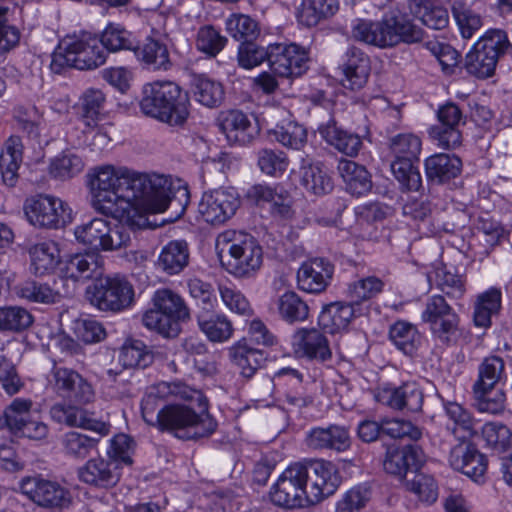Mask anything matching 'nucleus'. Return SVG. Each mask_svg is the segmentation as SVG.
<instances>
[{
	"label": "nucleus",
	"mask_w": 512,
	"mask_h": 512,
	"mask_svg": "<svg viewBox=\"0 0 512 512\" xmlns=\"http://www.w3.org/2000/svg\"><path fill=\"white\" fill-rule=\"evenodd\" d=\"M63 276L74 281L95 279L87 287L89 302L102 311H120L133 301L131 284L122 277H102L103 259L99 253H78L70 256L61 268Z\"/></svg>",
	"instance_id": "f257e3e1"
},
{
	"label": "nucleus",
	"mask_w": 512,
	"mask_h": 512,
	"mask_svg": "<svg viewBox=\"0 0 512 512\" xmlns=\"http://www.w3.org/2000/svg\"><path fill=\"white\" fill-rule=\"evenodd\" d=\"M128 185L123 191V197L137 214L148 220L149 213H162L171 208L175 219L181 217L189 202L187 188H179L171 196V183L163 175L156 173H141L131 170ZM127 183V181L125 182Z\"/></svg>",
	"instance_id": "f03ea898"
},
{
	"label": "nucleus",
	"mask_w": 512,
	"mask_h": 512,
	"mask_svg": "<svg viewBox=\"0 0 512 512\" xmlns=\"http://www.w3.org/2000/svg\"><path fill=\"white\" fill-rule=\"evenodd\" d=\"M351 35L358 42L386 49L400 43H418L423 40L424 31L407 15L391 11L378 21L357 19L352 24Z\"/></svg>",
	"instance_id": "7ed1b4c3"
},
{
	"label": "nucleus",
	"mask_w": 512,
	"mask_h": 512,
	"mask_svg": "<svg viewBox=\"0 0 512 512\" xmlns=\"http://www.w3.org/2000/svg\"><path fill=\"white\" fill-rule=\"evenodd\" d=\"M141 112L171 127H183L190 115L187 92L172 81H154L143 86Z\"/></svg>",
	"instance_id": "20e7f679"
},
{
	"label": "nucleus",
	"mask_w": 512,
	"mask_h": 512,
	"mask_svg": "<svg viewBox=\"0 0 512 512\" xmlns=\"http://www.w3.org/2000/svg\"><path fill=\"white\" fill-rule=\"evenodd\" d=\"M185 401L186 404H165L157 429L181 440H197L212 435L218 424L208 412L205 396L201 401Z\"/></svg>",
	"instance_id": "39448f33"
},
{
	"label": "nucleus",
	"mask_w": 512,
	"mask_h": 512,
	"mask_svg": "<svg viewBox=\"0 0 512 512\" xmlns=\"http://www.w3.org/2000/svg\"><path fill=\"white\" fill-rule=\"evenodd\" d=\"M107 53L99 39L88 32L68 34L62 38L52 55L50 64L54 73L66 68L93 70L106 62Z\"/></svg>",
	"instance_id": "423d86ee"
},
{
	"label": "nucleus",
	"mask_w": 512,
	"mask_h": 512,
	"mask_svg": "<svg viewBox=\"0 0 512 512\" xmlns=\"http://www.w3.org/2000/svg\"><path fill=\"white\" fill-rule=\"evenodd\" d=\"M217 246L227 251V270L236 277H249L262 265V248L257 240L243 231L225 230L218 235Z\"/></svg>",
	"instance_id": "0eeeda50"
},
{
	"label": "nucleus",
	"mask_w": 512,
	"mask_h": 512,
	"mask_svg": "<svg viewBox=\"0 0 512 512\" xmlns=\"http://www.w3.org/2000/svg\"><path fill=\"white\" fill-rule=\"evenodd\" d=\"M510 49L512 43L507 33L501 29H490L466 54L464 67L470 75L480 79L489 78L494 74L500 58Z\"/></svg>",
	"instance_id": "6e6552de"
},
{
	"label": "nucleus",
	"mask_w": 512,
	"mask_h": 512,
	"mask_svg": "<svg viewBox=\"0 0 512 512\" xmlns=\"http://www.w3.org/2000/svg\"><path fill=\"white\" fill-rule=\"evenodd\" d=\"M130 230L132 229L127 224H117L112 227L108 221L94 218L77 226L74 234L78 242L93 249L92 253H98L128 247L131 242Z\"/></svg>",
	"instance_id": "1a4fd4ad"
},
{
	"label": "nucleus",
	"mask_w": 512,
	"mask_h": 512,
	"mask_svg": "<svg viewBox=\"0 0 512 512\" xmlns=\"http://www.w3.org/2000/svg\"><path fill=\"white\" fill-rule=\"evenodd\" d=\"M170 397L201 401L203 393L182 382L162 381L150 386L141 400V413L146 424L157 428L164 412L163 402Z\"/></svg>",
	"instance_id": "9d476101"
},
{
	"label": "nucleus",
	"mask_w": 512,
	"mask_h": 512,
	"mask_svg": "<svg viewBox=\"0 0 512 512\" xmlns=\"http://www.w3.org/2000/svg\"><path fill=\"white\" fill-rule=\"evenodd\" d=\"M421 318L429 324L431 334L438 342L445 346L456 343L460 318L444 296L433 295L427 298Z\"/></svg>",
	"instance_id": "9b49d317"
},
{
	"label": "nucleus",
	"mask_w": 512,
	"mask_h": 512,
	"mask_svg": "<svg viewBox=\"0 0 512 512\" xmlns=\"http://www.w3.org/2000/svg\"><path fill=\"white\" fill-rule=\"evenodd\" d=\"M90 195L91 206L97 213L123 221L133 230L144 229L149 225L147 219L135 210L129 209L126 199L121 197L120 190L90 191Z\"/></svg>",
	"instance_id": "f8f14e48"
},
{
	"label": "nucleus",
	"mask_w": 512,
	"mask_h": 512,
	"mask_svg": "<svg viewBox=\"0 0 512 512\" xmlns=\"http://www.w3.org/2000/svg\"><path fill=\"white\" fill-rule=\"evenodd\" d=\"M240 203L236 189L220 187L203 193L198 212L205 222L220 225L235 215Z\"/></svg>",
	"instance_id": "ddd939ff"
},
{
	"label": "nucleus",
	"mask_w": 512,
	"mask_h": 512,
	"mask_svg": "<svg viewBox=\"0 0 512 512\" xmlns=\"http://www.w3.org/2000/svg\"><path fill=\"white\" fill-rule=\"evenodd\" d=\"M21 491L32 502L47 509H66L73 499L71 491L66 486L42 477L24 479Z\"/></svg>",
	"instance_id": "4468645a"
},
{
	"label": "nucleus",
	"mask_w": 512,
	"mask_h": 512,
	"mask_svg": "<svg viewBox=\"0 0 512 512\" xmlns=\"http://www.w3.org/2000/svg\"><path fill=\"white\" fill-rule=\"evenodd\" d=\"M24 211L32 225L50 229L64 226L70 216L67 205L61 199L50 195H38L27 199Z\"/></svg>",
	"instance_id": "2eb2a0df"
},
{
	"label": "nucleus",
	"mask_w": 512,
	"mask_h": 512,
	"mask_svg": "<svg viewBox=\"0 0 512 512\" xmlns=\"http://www.w3.org/2000/svg\"><path fill=\"white\" fill-rule=\"evenodd\" d=\"M373 395L382 405L411 413L420 412L424 403L423 390L415 381H407L399 386L385 383L375 388Z\"/></svg>",
	"instance_id": "dca6fc26"
},
{
	"label": "nucleus",
	"mask_w": 512,
	"mask_h": 512,
	"mask_svg": "<svg viewBox=\"0 0 512 512\" xmlns=\"http://www.w3.org/2000/svg\"><path fill=\"white\" fill-rule=\"evenodd\" d=\"M309 56L305 48L295 44H270L269 68L280 78H295L308 70Z\"/></svg>",
	"instance_id": "f3484780"
},
{
	"label": "nucleus",
	"mask_w": 512,
	"mask_h": 512,
	"mask_svg": "<svg viewBox=\"0 0 512 512\" xmlns=\"http://www.w3.org/2000/svg\"><path fill=\"white\" fill-rule=\"evenodd\" d=\"M450 466L476 483H483L488 469V459L476 445L461 441L452 447L448 458Z\"/></svg>",
	"instance_id": "a211bd4d"
},
{
	"label": "nucleus",
	"mask_w": 512,
	"mask_h": 512,
	"mask_svg": "<svg viewBox=\"0 0 512 512\" xmlns=\"http://www.w3.org/2000/svg\"><path fill=\"white\" fill-rule=\"evenodd\" d=\"M309 469V501L318 503L334 494L341 483L336 466L326 460L307 461Z\"/></svg>",
	"instance_id": "6ab92c4d"
},
{
	"label": "nucleus",
	"mask_w": 512,
	"mask_h": 512,
	"mask_svg": "<svg viewBox=\"0 0 512 512\" xmlns=\"http://www.w3.org/2000/svg\"><path fill=\"white\" fill-rule=\"evenodd\" d=\"M305 443L314 451L343 453L350 449L352 439L348 427L329 424L310 428L306 433Z\"/></svg>",
	"instance_id": "aec40b11"
},
{
	"label": "nucleus",
	"mask_w": 512,
	"mask_h": 512,
	"mask_svg": "<svg viewBox=\"0 0 512 512\" xmlns=\"http://www.w3.org/2000/svg\"><path fill=\"white\" fill-rule=\"evenodd\" d=\"M122 476V470L116 461L106 456L89 459L78 469V478L82 483L99 489L115 487Z\"/></svg>",
	"instance_id": "412c9836"
},
{
	"label": "nucleus",
	"mask_w": 512,
	"mask_h": 512,
	"mask_svg": "<svg viewBox=\"0 0 512 512\" xmlns=\"http://www.w3.org/2000/svg\"><path fill=\"white\" fill-rule=\"evenodd\" d=\"M334 273V265L327 259L316 257L301 264L297 271L298 288L311 294L326 290Z\"/></svg>",
	"instance_id": "4be33fe9"
},
{
	"label": "nucleus",
	"mask_w": 512,
	"mask_h": 512,
	"mask_svg": "<svg viewBox=\"0 0 512 512\" xmlns=\"http://www.w3.org/2000/svg\"><path fill=\"white\" fill-rule=\"evenodd\" d=\"M292 346L297 355L310 360L325 362L332 356L326 336L315 328L298 329L292 336Z\"/></svg>",
	"instance_id": "5701e85b"
},
{
	"label": "nucleus",
	"mask_w": 512,
	"mask_h": 512,
	"mask_svg": "<svg viewBox=\"0 0 512 512\" xmlns=\"http://www.w3.org/2000/svg\"><path fill=\"white\" fill-rule=\"evenodd\" d=\"M341 69L342 85L351 90H359L368 81L371 70L370 59L360 48L351 46L345 52Z\"/></svg>",
	"instance_id": "b1692460"
},
{
	"label": "nucleus",
	"mask_w": 512,
	"mask_h": 512,
	"mask_svg": "<svg viewBox=\"0 0 512 512\" xmlns=\"http://www.w3.org/2000/svg\"><path fill=\"white\" fill-rule=\"evenodd\" d=\"M50 415L54 421L60 424L92 430L100 435L109 433L108 424L91 418L86 410L77 406L57 403L51 407Z\"/></svg>",
	"instance_id": "393cba45"
},
{
	"label": "nucleus",
	"mask_w": 512,
	"mask_h": 512,
	"mask_svg": "<svg viewBox=\"0 0 512 512\" xmlns=\"http://www.w3.org/2000/svg\"><path fill=\"white\" fill-rule=\"evenodd\" d=\"M221 130L228 141L239 144H250L258 135L259 129L249 117L240 110L226 112L220 123Z\"/></svg>",
	"instance_id": "a878e982"
},
{
	"label": "nucleus",
	"mask_w": 512,
	"mask_h": 512,
	"mask_svg": "<svg viewBox=\"0 0 512 512\" xmlns=\"http://www.w3.org/2000/svg\"><path fill=\"white\" fill-rule=\"evenodd\" d=\"M130 171L131 170L128 168H115L112 165L94 167L90 169L86 175L89 190L97 191L118 189L121 191V197L124 198L123 191L128 185V183L125 182H129Z\"/></svg>",
	"instance_id": "bb28decb"
},
{
	"label": "nucleus",
	"mask_w": 512,
	"mask_h": 512,
	"mask_svg": "<svg viewBox=\"0 0 512 512\" xmlns=\"http://www.w3.org/2000/svg\"><path fill=\"white\" fill-rule=\"evenodd\" d=\"M318 131L328 144L348 156H356L362 146V140L358 134L338 127L332 118L327 123L321 124Z\"/></svg>",
	"instance_id": "cd10ccee"
},
{
	"label": "nucleus",
	"mask_w": 512,
	"mask_h": 512,
	"mask_svg": "<svg viewBox=\"0 0 512 512\" xmlns=\"http://www.w3.org/2000/svg\"><path fill=\"white\" fill-rule=\"evenodd\" d=\"M196 319L199 329L213 343L226 342L233 336V324L225 314L201 310Z\"/></svg>",
	"instance_id": "c85d7f7f"
},
{
	"label": "nucleus",
	"mask_w": 512,
	"mask_h": 512,
	"mask_svg": "<svg viewBox=\"0 0 512 512\" xmlns=\"http://www.w3.org/2000/svg\"><path fill=\"white\" fill-rule=\"evenodd\" d=\"M228 352L231 361L245 378H251L266 361V354L260 349L251 347L245 338L234 343Z\"/></svg>",
	"instance_id": "c756f323"
},
{
	"label": "nucleus",
	"mask_w": 512,
	"mask_h": 512,
	"mask_svg": "<svg viewBox=\"0 0 512 512\" xmlns=\"http://www.w3.org/2000/svg\"><path fill=\"white\" fill-rule=\"evenodd\" d=\"M23 158L22 140L17 135H11L5 142L0 153V172L3 182L10 187L15 186L18 170Z\"/></svg>",
	"instance_id": "7c9ffc66"
},
{
	"label": "nucleus",
	"mask_w": 512,
	"mask_h": 512,
	"mask_svg": "<svg viewBox=\"0 0 512 512\" xmlns=\"http://www.w3.org/2000/svg\"><path fill=\"white\" fill-rule=\"evenodd\" d=\"M462 170V161L456 155L438 153L425 160V172L428 180L444 183L456 178Z\"/></svg>",
	"instance_id": "2f4dec72"
},
{
	"label": "nucleus",
	"mask_w": 512,
	"mask_h": 512,
	"mask_svg": "<svg viewBox=\"0 0 512 512\" xmlns=\"http://www.w3.org/2000/svg\"><path fill=\"white\" fill-rule=\"evenodd\" d=\"M355 316L354 305L349 302H333L321 311L319 325L327 333L335 334L345 330Z\"/></svg>",
	"instance_id": "473e14b6"
},
{
	"label": "nucleus",
	"mask_w": 512,
	"mask_h": 512,
	"mask_svg": "<svg viewBox=\"0 0 512 512\" xmlns=\"http://www.w3.org/2000/svg\"><path fill=\"white\" fill-rule=\"evenodd\" d=\"M420 463L417 448L411 445L399 448L387 447L383 461L384 470L392 475L403 477L410 469H417Z\"/></svg>",
	"instance_id": "72a5a7b5"
},
{
	"label": "nucleus",
	"mask_w": 512,
	"mask_h": 512,
	"mask_svg": "<svg viewBox=\"0 0 512 512\" xmlns=\"http://www.w3.org/2000/svg\"><path fill=\"white\" fill-rule=\"evenodd\" d=\"M189 247L184 240H172L161 250L157 267L168 275L181 273L189 264Z\"/></svg>",
	"instance_id": "f704fd0d"
},
{
	"label": "nucleus",
	"mask_w": 512,
	"mask_h": 512,
	"mask_svg": "<svg viewBox=\"0 0 512 512\" xmlns=\"http://www.w3.org/2000/svg\"><path fill=\"white\" fill-rule=\"evenodd\" d=\"M337 170L350 194L361 196L371 190V177L364 166L352 160L341 159Z\"/></svg>",
	"instance_id": "c9c22d12"
},
{
	"label": "nucleus",
	"mask_w": 512,
	"mask_h": 512,
	"mask_svg": "<svg viewBox=\"0 0 512 512\" xmlns=\"http://www.w3.org/2000/svg\"><path fill=\"white\" fill-rule=\"evenodd\" d=\"M338 9V0H302L296 17L301 25L314 27L322 20L332 17Z\"/></svg>",
	"instance_id": "e433bc0d"
},
{
	"label": "nucleus",
	"mask_w": 512,
	"mask_h": 512,
	"mask_svg": "<svg viewBox=\"0 0 512 512\" xmlns=\"http://www.w3.org/2000/svg\"><path fill=\"white\" fill-rule=\"evenodd\" d=\"M154 307L160 309L169 320L180 325L190 319V310L183 298L170 289L157 290L152 298Z\"/></svg>",
	"instance_id": "4c0bfd02"
},
{
	"label": "nucleus",
	"mask_w": 512,
	"mask_h": 512,
	"mask_svg": "<svg viewBox=\"0 0 512 512\" xmlns=\"http://www.w3.org/2000/svg\"><path fill=\"white\" fill-rule=\"evenodd\" d=\"M412 15L433 30H443L449 25L447 8L432 0H422L410 6Z\"/></svg>",
	"instance_id": "58836bf2"
},
{
	"label": "nucleus",
	"mask_w": 512,
	"mask_h": 512,
	"mask_svg": "<svg viewBox=\"0 0 512 512\" xmlns=\"http://www.w3.org/2000/svg\"><path fill=\"white\" fill-rule=\"evenodd\" d=\"M191 90L195 100L209 108L219 106L224 98L222 84L205 74L192 75Z\"/></svg>",
	"instance_id": "ea45409f"
},
{
	"label": "nucleus",
	"mask_w": 512,
	"mask_h": 512,
	"mask_svg": "<svg viewBox=\"0 0 512 512\" xmlns=\"http://www.w3.org/2000/svg\"><path fill=\"white\" fill-rule=\"evenodd\" d=\"M507 379L506 365L502 357L490 355L485 357L477 368V379L472 388L497 387Z\"/></svg>",
	"instance_id": "a19ab883"
},
{
	"label": "nucleus",
	"mask_w": 512,
	"mask_h": 512,
	"mask_svg": "<svg viewBox=\"0 0 512 512\" xmlns=\"http://www.w3.org/2000/svg\"><path fill=\"white\" fill-rule=\"evenodd\" d=\"M271 501L284 508H298L310 503L308 490H300L279 476L270 491Z\"/></svg>",
	"instance_id": "79ce46f5"
},
{
	"label": "nucleus",
	"mask_w": 512,
	"mask_h": 512,
	"mask_svg": "<svg viewBox=\"0 0 512 512\" xmlns=\"http://www.w3.org/2000/svg\"><path fill=\"white\" fill-rule=\"evenodd\" d=\"M300 183L307 192L317 196L330 193L333 190V181L320 163L302 165Z\"/></svg>",
	"instance_id": "37998d69"
},
{
	"label": "nucleus",
	"mask_w": 512,
	"mask_h": 512,
	"mask_svg": "<svg viewBox=\"0 0 512 512\" xmlns=\"http://www.w3.org/2000/svg\"><path fill=\"white\" fill-rule=\"evenodd\" d=\"M431 281L437 289L451 299H461L466 292L464 276L457 274L452 267L443 263L434 268Z\"/></svg>",
	"instance_id": "c03bdc74"
},
{
	"label": "nucleus",
	"mask_w": 512,
	"mask_h": 512,
	"mask_svg": "<svg viewBox=\"0 0 512 512\" xmlns=\"http://www.w3.org/2000/svg\"><path fill=\"white\" fill-rule=\"evenodd\" d=\"M31 269L36 275L48 274L60 263V251L54 242L35 244L29 250Z\"/></svg>",
	"instance_id": "a18cd8bd"
},
{
	"label": "nucleus",
	"mask_w": 512,
	"mask_h": 512,
	"mask_svg": "<svg viewBox=\"0 0 512 512\" xmlns=\"http://www.w3.org/2000/svg\"><path fill=\"white\" fill-rule=\"evenodd\" d=\"M445 413L452 421L448 429L461 441L473 437L476 433V422L471 414L456 402H447L444 405Z\"/></svg>",
	"instance_id": "49530a36"
},
{
	"label": "nucleus",
	"mask_w": 512,
	"mask_h": 512,
	"mask_svg": "<svg viewBox=\"0 0 512 512\" xmlns=\"http://www.w3.org/2000/svg\"><path fill=\"white\" fill-rule=\"evenodd\" d=\"M101 47L108 52L116 53L119 51L131 50L137 48V41L133 34L121 24L109 23L99 39Z\"/></svg>",
	"instance_id": "de8ad7c7"
},
{
	"label": "nucleus",
	"mask_w": 512,
	"mask_h": 512,
	"mask_svg": "<svg viewBox=\"0 0 512 512\" xmlns=\"http://www.w3.org/2000/svg\"><path fill=\"white\" fill-rule=\"evenodd\" d=\"M277 311L280 318L289 324L304 322L309 316L307 302L294 291H287L278 298Z\"/></svg>",
	"instance_id": "09e8293b"
},
{
	"label": "nucleus",
	"mask_w": 512,
	"mask_h": 512,
	"mask_svg": "<svg viewBox=\"0 0 512 512\" xmlns=\"http://www.w3.org/2000/svg\"><path fill=\"white\" fill-rule=\"evenodd\" d=\"M389 338L406 355H413L421 345L417 327L407 321L395 322L390 327Z\"/></svg>",
	"instance_id": "8fccbe9b"
},
{
	"label": "nucleus",
	"mask_w": 512,
	"mask_h": 512,
	"mask_svg": "<svg viewBox=\"0 0 512 512\" xmlns=\"http://www.w3.org/2000/svg\"><path fill=\"white\" fill-rule=\"evenodd\" d=\"M136 57L154 70H167L170 67L167 47L158 40L147 38L145 42L133 49Z\"/></svg>",
	"instance_id": "3c124183"
},
{
	"label": "nucleus",
	"mask_w": 512,
	"mask_h": 512,
	"mask_svg": "<svg viewBox=\"0 0 512 512\" xmlns=\"http://www.w3.org/2000/svg\"><path fill=\"white\" fill-rule=\"evenodd\" d=\"M84 166V161L79 155L65 151L50 161L48 173L55 180L66 181L79 175Z\"/></svg>",
	"instance_id": "603ef678"
},
{
	"label": "nucleus",
	"mask_w": 512,
	"mask_h": 512,
	"mask_svg": "<svg viewBox=\"0 0 512 512\" xmlns=\"http://www.w3.org/2000/svg\"><path fill=\"white\" fill-rule=\"evenodd\" d=\"M105 102V94L100 89L89 88L83 92L79 99V114L87 127L96 126L101 119Z\"/></svg>",
	"instance_id": "864d4df0"
},
{
	"label": "nucleus",
	"mask_w": 512,
	"mask_h": 512,
	"mask_svg": "<svg viewBox=\"0 0 512 512\" xmlns=\"http://www.w3.org/2000/svg\"><path fill=\"white\" fill-rule=\"evenodd\" d=\"M481 434L487 447L496 453H505L512 448V431L501 422H486Z\"/></svg>",
	"instance_id": "5fc2aeb1"
},
{
	"label": "nucleus",
	"mask_w": 512,
	"mask_h": 512,
	"mask_svg": "<svg viewBox=\"0 0 512 512\" xmlns=\"http://www.w3.org/2000/svg\"><path fill=\"white\" fill-rule=\"evenodd\" d=\"M33 323L32 314L21 306L0 307V332L19 333Z\"/></svg>",
	"instance_id": "6e6d98bb"
},
{
	"label": "nucleus",
	"mask_w": 512,
	"mask_h": 512,
	"mask_svg": "<svg viewBox=\"0 0 512 512\" xmlns=\"http://www.w3.org/2000/svg\"><path fill=\"white\" fill-rule=\"evenodd\" d=\"M228 34L241 43L254 41L260 34L258 22L244 14H232L226 20Z\"/></svg>",
	"instance_id": "4d7b16f0"
},
{
	"label": "nucleus",
	"mask_w": 512,
	"mask_h": 512,
	"mask_svg": "<svg viewBox=\"0 0 512 512\" xmlns=\"http://www.w3.org/2000/svg\"><path fill=\"white\" fill-rule=\"evenodd\" d=\"M421 145V139L413 133H400L390 139L394 161H418Z\"/></svg>",
	"instance_id": "13d9d810"
},
{
	"label": "nucleus",
	"mask_w": 512,
	"mask_h": 512,
	"mask_svg": "<svg viewBox=\"0 0 512 512\" xmlns=\"http://www.w3.org/2000/svg\"><path fill=\"white\" fill-rule=\"evenodd\" d=\"M383 281L375 276H369L350 283L346 297L353 305H360L382 292Z\"/></svg>",
	"instance_id": "bf43d9fd"
},
{
	"label": "nucleus",
	"mask_w": 512,
	"mask_h": 512,
	"mask_svg": "<svg viewBox=\"0 0 512 512\" xmlns=\"http://www.w3.org/2000/svg\"><path fill=\"white\" fill-rule=\"evenodd\" d=\"M270 135L281 145L295 150L303 148L307 142L306 129L294 121L277 125L270 131Z\"/></svg>",
	"instance_id": "052dcab7"
},
{
	"label": "nucleus",
	"mask_w": 512,
	"mask_h": 512,
	"mask_svg": "<svg viewBox=\"0 0 512 512\" xmlns=\"http://www.w3.org/2000/svg\"><path fill=\"white\" fill-rule=\"evenodd\" d=\"M33 402L31 399L15 398L4 410L3 419L8 429L18 434L19 430L32 417Z\"/></svg>",
	"instance_id": "680f3d73"
},
{
	"label": "nucleus",
	"mask_w": 512,
	"mask_h": 512,
	"mask_svg": "<svg viewBox=\"0 0 512 512\" xmlns=\"http://www.w3.org/2000/svg\"><path fill=\"white\" fill-rule=\"evenodd\" d=\"M496 387L472 388L474 405L480 412L499 414L505 409L506 395L503 390Z\"/></svg>",
	"instance_id": "e2e57ef3"
},
{
	"label": "nucleus",
	"mask_w": 512,
	"mask_h": 512,
	"mask_svg": "<svg viewBox=\"0 0 512 512\" xmlns=\"http://www.w3.org/2000/svg\"><path fill=\"white\" fill-rule=\"evenodd\" d=\"M452 13L463 38H471L482 26L481 17L469 7L468 0H455Z\"/></svg>",
	"instance_id": "0e129e2a"
},
{
	"label": "nucleus",
	"mask_w": 512,
	"mask_h": 512,
	"mask_svg": "<svg viewBox=\"0 0 512 512\" xmlns=\"http://www.w3.org/2000/svg\"><path fill=\"white\" fill-rule=\"evenodd\" d=\"M119 361L125 368L144 369L152 364L153 355L142 341L133 340L122 347Z\"/></svg>",
	"instance_id": "69168bd1"
},
{
	"label": "nucleus",
	"mask_w": 512,
	"mask_h": 512,
	"mask_svg": "<svg viewBox=\"0 0 512 512\" xmlns=\"http://www.w3.org/2000/svg\"><path fill=\"white\" fill-rule=\"evenodd\" d=\"M227 38L212 25H205L198 29L195 46L198 51L208 57L217 56L225 47Z\"/></svg>",
	"instance_id": "338daca9"
},
{
	"label": "nucleus",
	"mask_w": 512,
	"mask_h": 512,
	"mask_svg": "<svg viewBox=\"0 0 512 512\" xmlns=\"http://www.w3.org/2000/svg\"><path fill=\"white\" fill-rule=\"evenodd\" d=\"M371 486L362 483L347 491L336 505V512H360L370 501Z\"/></svg>",
	"instance_id": "774afa93"
}]
</instances>
